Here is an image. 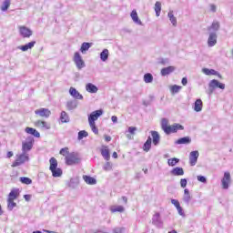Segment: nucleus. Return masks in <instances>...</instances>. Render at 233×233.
I'll use <instances>...</instances> for the list:
<instances>
[{"label": "nucleus", "mask_w": 233, "mask_h": 233, "mask_svg": "<svg viewBox=\"0 0 233 233\" xmlns=\"http://www.w3.org/2000/svg\"><path fill=\"white\" fill-rule=\"evenodd\" d=\"M161 128L167 134V136H170V134H176L178 130H185V127L178 123H175L173 125H168L167 118L161 119Z\"/></svg>", "instance_id": "nucleus-1"}, {"label": "nucleus", "mask_w": 233, "mask_h": 233, "mask_svg": "<svg viewBox=\"0 0 233 233\" xmlns=\"http://www.w3.org/2000/svg\"><path fill=\"white\" fill-rule=\"evenodd\" d=\"M49 163V170L52 172L53 177H61V176H63V170L57 167V159H56V157H51Z\"/></svg>", "instance_id": "nucleus-2"}, {"label": "nucleus", "mask_w": 233, "mask_h": 233, "mask_svg": "<svg viewBox=\"0 0 233 233\" xmlns=\"http://www.w3.org/2000/svg\"><path fill=\"white\" fill-rule=\"evenodd\" d=\"M30 161V157L28 156V153L22 152L21 154L16 155L15 160L13 162L11 167H21V165H25V163Z\"/></svg>", "instance_id": "nucleus-3"}, {"label": "nucleus", "mask_w": 233, "mask_h": 233, "mask_svg": "<svg viewBox=\"0 0 233 233\" xmlns=\"http://www.w3.org/2000/svg\"><path fill=\"white\" fill-rule=\"evenodd\" d=\"M66 163L69 166L79 165V163H81V157H79V154L76 152L69 153L66 157Z\"/></svg>", "instance_id": "nucleus-4"}, {"label": "nucleus", "mask_w": 233, "mask_h": 233, "mask_svg": "<svg viewBox=\"0 0 233 233\" xmlns=\"http://www.w3.org/2000/svg\"><path fill=\"white\" fill-rule=\"evenodd\" d=\"M73 61L77 68V70H83L86 65L85 64V60H83V56L79 52H76L73 56Z\"/></svg>", "instance_id": "nucleus-5"}, {"label": "nucleus", "mask_w": 233, "mask_h": 233, "mask_svg": "<svg viewBox=\"0 0 233 233\" xmlns=\"http://www.w3.org/2000/svg\"><path fill=\"white\" fill-rule=\"evenodd\" d=\"M34 148V138L32 137H27L25 141L22 142V152L27 154Z\"/></svg>", "instance_id": "nucleus-6"}, {"label": "nucleus", "mask_w": 233, "mask_h": 233, "mask_svg": "<svg viewBox=\"0 0 233 233\" xmlns=\"http://www.w3.org/2000/svg\"><path fill=\"white\" fill-rule=\"evenodd\" d=\"M231 181H232V179H231V177H230V172L226 171L224 173V177L221 179L222 188L224 190H228V187H229Z\"/></svg>", "instance_id": "nucleus-7"}, {"label": "nucleus", "mask_w": 233, "mask_h": 233, "mask_svg": "<svg viewBox=\"0 0 233 233\" xmlns=\"http://www.w3.org/2000/svg\"><path fill=\"white\" fill-rule=\"evenodd\" d=\"M18 31H19L20 35L24 38L32 37V34H34L32 29H30L25 25H19Z\"/></svg>", "instance_id": "nucleus-8"}, {"label": "nucleus", "mask_w": 233, "mask_h": 233, "mask_svg": "<svg viewBox=\"0 0 233 233\" xmlns=\"http://www.w3.org/2000/svg\"><path fill=\"white\" fill-rule=\"evenodd\" d=\"M218 45V34L216 32H210L208 38V46L212 48Z\"/></svg>", "instance_id": "nucleus-9"}, {"label": "nucleus", "mask_w": 233, "mask_h": 233, "mask_svg": "<svg viewBox=\"0 0 233 233\" xmlns=\"http://www.w3.org/2000/svg\"><path fill=\"white\" fill-rule=\"evenodd\" d=\"M35 114L36 116H39L40 117H46V119H48L50 117L52 112L48 108H39L35 111Z\"/></svg>", "instance_id": "nucleus-10"}, {"label": "nucleus", "mask_w": 233, "mask_h": 233, "mask_svg": "<svg viewBox=\"0 0 233 233\" xmlns=\"http://www.w3.org/2000/svg\"><path fill=\"white\" fill-rule=\"evenodd\" d=\"M100 116H103V109L93 111L88 116V123H96Z\"/></svg>", "instance_id": "nucleus-11"}, {"label": "nucleus", "mask_w": 233, "mask_h": 233, "mask_svg": "<svg viewBox=\"0 0 233 233\" xmlns=\"http://www.w3.org/2000/svg\"><path fill=\"white\" fill-rule=\"evenodd\" d=\"M198 157H199V151H191L189 154V165L191 167H196Z\"/></svg>", "instance_id": "nucleus-12"}, {"label": "nucleus", "mask_w": 233, "mask_h": 233, "mask_svg": "<svg viewBox=\"0 0 233 233\" xmlns=\"http://www.w3.org/2000/svg\"><path fill=\"white\" fill-rule=\"evenodd\" d=\"M152 223L157 228H161L163 227V220H161V215L159 213H155L152 218Z\"/></svg>", "instance_id": "nucleus-13"}, {"label": "nucleus", "mask_w": 233, "mask_h": 233, "mask_svg": "<svg viewBox=\"0 0 233 233\" xmlns=\"http://www.w3.org/2000/svg\"><path fill=\"white\" fill-rule=\"evenodd\" d=\"M35 126L37 127V128H41L42 130H50V128L52 127L50 123L43 120H37L36 122H35Z\"/></svg>", "instance_id": "nucleus-14"}, {"label": "nucleus", "mask_w": 233, "mask_h": 233, "mask_svg": "<svg viewBox=\"0 0 233 233\" xmlns=\"http://www.w3.org/2000/svg\"><path fill=\"white\" fill-rule=\"evenodd\" d=\"M209 88H212V90H216V88H220V90H225V84L213 79L209 82Z\"/></svg>", "instance_id": "nucleus-15"}, {"label": "nucleus", "mask_w": 233, "mask_h": 233, "mask_svg": "<svg viewBox=\"0 0 233 233\" xmlns=\"http://www.w3.org/2000/svg\"><path fill=\"white\" fill-rule=\"evenodd\" d=\"M69 94L72 97H74V99L83 100V95H81L79 91H77V89H76L75 87L69 88Z\"/></svg>", "instance_id": "nucleus-16"}, {"label": "nucleus", "mask_w": 233, "mask_h": 233, "mask_svg": "<svg viewBox=\"0 0 233 233\" xmlns=\"http://www.w3.org/2000/svg\"><path fill=\"white\" fill-rule=\"evenodd\" d=\"M35 46V41L29 42L28 44H25V46H19L17 48L18 50H22V52H26L28 50H32Z\"/></svg>", "instance_id": "nucleus-17"}, {"label": "nucleus", "mask_w": 233, "mask_h": 233, "mask_svg": "<svg viewBox=\"0 0 233 233\" xmlns=\"http://www.w3.org/2000/svg\"><path fill=\"white\" fill-rule=\"evenodd\" d=\"M175 143L176 145H190V143H192V139L190 137H184L177 139Z\"/></svg>", "instance_id": "nucleus-18"}, {"label": "nucleus", "mask_w": 233, "mask_h": 233, "mask_svg": "<svg viewBox=\"0 0 233 233\" xmlns=\"http://www.w3.org/2000/svg\"><path fill=\"white\" fill-rule=\"evenodd\" d=\"M202 73L205 74V76H218V77L221 78V75L214 69L203 68Z\"/></svg>", "instance_id": "nucleus-19"}, {"label": "nucleus", "mask_w": 233, "mask_h": 233, "mask_svg": "<svg viewBox=\"0 0 233 233\" xmlns=\"http://www.w3.org/2000/svg\"><path fill=\"white\" fill-rule=\"evenodd\" d=\"M86 90L89 94H97L98 88L96 86V85H94L92 83H88L86 85Z\"/></svg>", "instance_id": "nucleus-20"}, {"label": "nucleus", "mask_w": 233, "mask_h": 233, "mask_svg": "<svg viewBox=\"0 0 233 233\" xmlns=\"http://www.w3.org/2000/svg\"><path fill=\"white\" fill-rule=\"evenodd\" d=\"M183 201L187 205H190V201H192V196H190V191L188 189H184Z\"/></svg>", "instance_id": "nucleus-21"}, {"label": "nucleus", "mask_w": 233, "mask_h": 233, "mask_svg": "<svg viewBox=\"0 0 233 233\" xmlns=\"http://www.w3.org/2000/svg\"><path fill=\"white\" fill-rule=\"evenodd\" d=\"M220 25L219 22L214 21L211 25L208 27V31L210 32H215V34L219 30Z\"/></svg>", "instance_id": "nucleus-22"}, {"label": "nucleus", "mask_w": 233, "mask_h": 233, "mask_svg": "<svg viewBox=\"0 0 233 233\" xmlns=\"http://www.w3.org/2000/svg\"><path fill=\"white\" fill-rule=\"evenodd\" d=\"M25 132H26V134L34 136L35 137H41V134L37 130H35V128L25 127Z\"/></svg>", "instance_id": "nucleus-23"}, {"label": "nucleus", "mask_w": 233, "mask_h": 233, "mask_svg": "<svg viewBox=\"0 0 233 233\" xmlns=\"http://www.w3.org/2000/svg\"><path fill=\"white\" fill-rule=\"evenodd\" d=\"M170 174L172 176H184L185 170H183V167H177L170 171Z\"/></svg>", "instance_id": "nucleus-24"}, {"label": "nucleus", "mask_w": 233, "mask_h": 233, "mask_svg": "<svg viewBox=\"0 0 233 233\" xmlns=\"http://www.w3.org/2000/svg\"><path fill=\"white\" fill-rule=\"evenodd\" d=\"M101 155H102V157L106 159V161H110V150H108L107 147H104L101 149Z\"/></svg>", "instance_id": "nucleus-25"}, {"label": "nucleus", "mask_w": 233, "mask_h": 233, "mask_svg": "<svg viewBox=\"0 0 233 233\" xmlns=\"http://www.w3.org/2000/svg\"><path fill=\"white\" fill-rule=\"evenodd\" d=\"M151 136L153 138V145H155V147H157L160 141L159 133H157V131H151Z\"/></svg>", "instance_id": "nucleus-26"}, {"label": "nucleus", "mask_w": 233, "mask_h": 233, "mask_svg": "<svg viewBox=\"0 0 233 233\" xmlns=\"http://www.w3.org/2000/svg\"><path fill=\"white\" fill-rule=\"evenodd\" d=\"M130 15H131L132 21L136 23V25H143V23L139 20V16L137 15V11L133 10Z\"/></svg>", "instance_id": "nucleus-27"}, {"label": "nucleus", "mask_w": 233, "mask_h": 233, "mask_svg": "<svg viewBox=\"0 0 233 233\" xmlns=\"http://www.w3.org/2000/svg\"><path fill=\"white\" fill-rule=\"evenodd\" d=\"M19 196V190L13 189L8 195V201H15V199H17V197Z\"/></svg>", "instance_id": "nucleus-28"}, {"label": "nucleus", "mask_w": 233, "mask_h": 233, "mask_svg": "<svg viewBox=\"0 0 233 233\" xmlns=\"http://www.w3.org/2000/svg\"><path fill=\"white\" fill-rule=\"evenodd\" d=\"M195 112H201L203 110V101L201 99H197L194 105Z\"/></svg>", "instance_id": "nucleus-29"}, {"label": "nucleus", "mask_w": 233, "mask_h": 233, "mask_svg": "<svg viewBox=\"0 0 233 233\" xmlns=\"http://www.w3.org/2000/svg\"><path fill=\"white\" fill-rule=\"evenodd\" d=\"M176 70V67L170 66L167 67H164L161 69V76H168V74H172Z\"/></svg>", "instance_id": "nucleus-30"}, {"label": "nucleus", "mask_w": 233, "mask_h": 233, "mask_svg": "<svg viewBox=\"0 0 233 233\" xmlns=\"http://www.w3.org/2000/svg\"><path fill=\"white\" fill-rule=\"evenodd\" d=\"M67 110H76L77 108V101L76 100H69L66 103Z\"/></svg>", "instance_id": "nucleus-31"}, {"label": "nucleus", "mask_w": 233, "mask_h": 233, "mask_svg": "<svg viewBox=\"0 0 233 233\" xmlns=\"http://www.w3.org/2000/svg\"><path fill=\"white\" fill-rule=\"evenodd\" d=\"M60 121L61 123H70V116L66 111H62L60 114Z\"/></svg>", "instance_id": "nucleus-32"}, {"label": "nucleus", "mask_w": 233, "mask_h": 233, "mask_svg": "<svg viewBox=\"0 0 233 233\" xmlns=\"http://www.w3.org/2000/svg\"><path fill=\"white\" fill-rule=\"evenodd\" d=\"M167 17H169V21L172 23L173 26H177V18L174 16V11H169Z\"/></svg>", "instance_id": "nucleus-33"}, {"label": "nucleus", "mask_w": 233, "mask_h": 233, "mask_svg": "<svg viewBox=\"0 0 233 233\" xmlns=\"http://www.w3.org/2000/svg\"><path fill=\"white\" fill-rule=\"evenodd\" d=\"M152 147V138L148 137L147 140L145 142L143 146L144 152H148Z\"/></svg>", "instance_id": "nucleus-34"}, {"label": "nucleus", "mask_w": 233, "mask_h": 233, "mask_svg": "<svg viewBox=\"0 0 233 233\" xmlns=\"http://www.w3.org/2000/svg\"><path fill=\"white\" fill-rule=\"evenodd\" d=\"M110 211L113 213V214H116V212H125V208L123 206H111L110 207Z\"/></svg>", "instance_id": "nucleus-35"}, {"label": "nucleus", "mask_w": 233, "mask_h": 233, "mask_svg": "<svg viewBox=\"0 0 233 233\" xmlns=\"http://www.w3.org/2000/svg\"><path fill=\"white\" fill-rule=\"evenodd\" d=\"M83 179L87 185H96L97 183V180L90 176H84Z\"/></svg>", "instance_id": "nucleus-36"}, {"label": "nucleus", "mask_w": 233, "mask_h": 233, "mask_svg": "<svg viewBox=\"0 0 233 233\" xmlns=\"http://www.w3.org/2000/svg\"><path fill=\"white\" fill-rule=\"evenodd\" d=\"M91 46H92V44L84 42V43L81 45L80 52H81L82 54H86V52H88V50L90 49Z\"/></svg>", "instance_id": "nucleus-37"}, {"label": "nucleus", "mask_w": 233, "mask_h": 233, "mask_svg": "<svg viewBox=\"0 0 233 233\" xmlns=\"http://www.w3.org/2000/svg\"><path fill=\"white\" fill-rule=\"evenodd\" d=\"M10 5H12V0H5L1 5L2 12H6L10 8Z\"/></svg>", "instance_id": "nucleus-38"}, {"label": "nucleus", "mask_w": 233, "mask_h": 233, "mask_svg": "<svg viewBox=\"0 0 233 233\" xmlns=\"http://www.w3.org/2000/svg\"><path fill=\"white\" fill-rule=\"evenodd\" d=\"M108 56H109V52L108 49H104L101 53H100V59L101 61H107L108 60Z\"/></svg>", "instance_id": "nucleus-39"}, {"label": "nucleus", "mask_w": 233, "mask_h": 233, "mask_svg": "<svg viewBox=\"0 0 233 233\" xmlns=\"http://www.w3.org/2000/svg\"><path fill=\"white\" fill-rule=\"evenodd\" d=\"M155 12H156L157 17H159V15H161V2H156Z\"/></svg>", "instance_id": "nucleus-40"}, {"label": "nucleus", "mask_w": 233, "mask_h": 233, "mask_svg": "<svg viewBox=\"0 0 233 233\" xmlns=\"http://www.w3.org/2000/svg\"><path fill=\"white\" fill-rule=\"evenodd\" d=\"M154 81V76L150 73H147L144 75V82L145 83H152Z\"/></svg>", "instance_id": "nucleus-41"}, {"label": "nucleus", "mask_w": 233, "mask_h": 233, "mask_svg": "<svg viewBox=\"0 0 233 233\" xmlns=\"http://www.w3.org/2000/svg\"><path fill=\"white\" fill-rule=\"evenodd\" d=\"M177 163H179V159L177 158V157H174V158H169L167 160V165L169 167H176V165H177Z\"/></svg>", "instance_id": "nucleus-42"}, {"label": "nucleus", "mask_w": 233, "mask_h": 233, "mask_svg": "<svg viewBox=\"0 0 233 233\" xmlns=\"http://www.w3.org/2000/svg\"><path fill=\"white\" fill-rule=\"evenodd\" d=\"M17 207V203L14 202V200H7V209L12 211L14 208Z\"/></svg>", "instance_id": "nucleus-43"}, {"label": "nucleus", "mask_w": 233, "mask_h": 233, "mask_svg": "<svg viewBox=\"0 0 233 233\" xmlns=\"http://www.w3.org/2000/svg\"><path fill=\"white\" fill-rule=\"evenodd\" d=\"M20 181L24 185H32V180L29 177H21Z\"/></svg>", "instance_id": "nucleus-44"}, {"label": "nucleus", "mask_w": 233, "mask_h": 233, "mask_svg": "<svg viewBox=\"0 0 233 233\" xmlns=\"http://www.w3.org/2000/svg\"><path fill=\"white\" fill-rule=\"evenodd\" d=\"M83 137H88V132L82 130L78 132V140L81 141Z\"/></svg>", "instance_id": "nucleus-45"}, {"label": "nucleus", "mask_w": 233, "mask_h": 233, "mask_svg": "<svg viewBox=\"0 0 233 233\" xmlns=\"http://www.w3.org/2000/svg\"><path fill=\"white\" fill-rule=\"evenodd\" d=\"M89 126L92 129V132H94V134L96 135L99 134V129L96 128V122H89Z\"/></svg>", "instance_id": "nucleus-46"}, {"label": "nucleus", "mask_w": 233, "mask_h": 233, "mask_svg": "<svg viewBox=\"0 0 233 233\" xmlns=\"http://www.w3.org/2000/svg\"><path fill=\"white\" fill-rule=\"evenodd\" d=\"M103 169H104L106 172H110V170H112V163L106 162V163L104 165Z\"/></svg>", "instance_id": "nucleus-47"}, {"label": "nucleus", "mask_w": 233, "mask_h": 233, "mask_svg": "<svg viewBox=\"0 0 233 233\" xmlns=\"http://www.w3.org/2000/svg\"><path fill=\"white\" fill-rule=\"evenodd\" d=\"M181 90V86L175 85L171 87L172 94H177Z\"/></svg>", "instance_id": "nucleus-48"}, {"label": "nucleus", "mask_w": 233, "mask_h": 233, "mask_svg": "<svg viewBox=\"0 0 233 233\" xmlns=\"http://www.w3.org/2000/svg\"><path fill=\"white\" fill-rule=\"evenodd\" d=\"M59 154L61 156H65L66 157H67L68 154H70V152L68 151V147H64L60 150Z\"/></svg>", "instance_id": "nucleus-49"}, {"label": "nucleus", "mask_w": 233, "mask_h": 233, "mask_svg": "<svg viewBox=\"0 0 233 233\" xmlns=\"http://www.w3.org/2000/svg\"><path fill=\"white\" fill-rule=\"evenodd\" d=\"M137 131V127H128V132L129 134H131L132 136H136V132Z\"/></svg>", "instance_id": "nucleus-50"}, {"label": "nucleus", "mask_w": 233, "mask_h": 233, "mask_svg": "<svg viewBox=\"0 0 233 233\" xmlns=\"http://www.w3.org/2000/svg\"><path fill=\"white\" fill-rule=\"evenodd\" d=\"M177 210L179 216H182V218H185V211H183V208H181V206H178V208H177Z\"/></svg>", "instance_id": "nucleus-51"}, {"label": "nucleus", "mask_w": 233, "mask_h": 233, "mask_svg": "<svg viewBox=\"0 0 233 233\" xmlns=\"http://www.w3.org/2000/svg\"><path fill=\"white\" fill-rule=\"evenodd\" d=\"M125 232V228H115L113 233H123Z\"/></svg>", "instance_id": "nucleus-52"}, {"label": "nucleus", "mask_w": 233, "mask_h": 233, "mask_svg": "<svg viewBox=\"0 0 233 233\" xmlns=\"http://www.w3.org/2000/svg\"><path fill=\"white\" fill-rule=\"evenodd\" d=\"M198 181H199L200 183H207V177H205L204 176H198L197 177Z\"/></svg>", "instance_id": "nucleus-53"}, {"label": "nucleus", "mask_w": 233, "mask_h": 233, "mask_svg": "<svg viewBox=\"0 0 233 233\" xmlns=\"http://www.w3.org/2000/svg\"><path fill=\"white\" fill-rule=\"evenodd\" d=\"M187 178H181L180 179V187L182 188H185L187 187Z\"/></svg>", "instance_id": "nucleus-54"}, {"label": "nucleus", "mask_w": 233, "mask_h": 233, "mask_svg": "<svg viewBox=\"0 0 233 233\" xmlns=\"http://www.w3.org/2000/svg\"><path fill=\"white\" fill-rule=\"evenodd\" d=\"M171 203L172 205H174V207H176V208H177L178 207H181V205L179 204V200L177 199H171Z\"/></svg>", "instance_id": "nucleus-55"}, {"label": "nucleus", "mask_w": 233, "mask_h": 233, "mask_svg": "<svg viewBox=\"0 0 233 233\" xmlns=\"http://www.w3.org/2000/svg\"><path fill=\"white\" fill-rule=\"evenodd\" d=\"M209 10H210V12L216 13L217 10H218V7L216 6V5L210 4L209 5Z\"/></svg>", "instance_id": "nucleus-56"}, {"label": "nucleus", "mask_w": 233, "mask_h": 233, "mask_svg": "<svg viewBox=\"0 0 233 233\" xmlns=\"http://www.w3.org/2000/svg\"><path fill=\"white\" fill-rule=\"evenodd\" d=\"M181 83H182L183 86H187V85L188 83V79L187 77H183Z\"/></svg>", "instance_id": "nucleus-57"}, {"label": "nucleus", "mask_w": 233, "mask_h": 233, "mask_svg": "<svg viewBox=\"0 0 233 233\" xmlns=\"http://www.w3.org/2000/svg\"><path fill=\"white\" fill-rule=\"evenodd\" d=\"M24 198L25 199V201H30V199H32V195H25Z\"/></svg>", "instance_id": "nucleus-58"}, {"label": "nucleus", "mask_w": 233, "mask_h": 233, "mask_svg": "<svg viewBox=\"0 0 233 233\" xmlns=\"http://www.w3.org/2000/svg\"><path fill=\"white\" fill-rule=\"evenodd\" d=\"M111 120L113 123H117V116H111Z\"/></svg>", "instance_id": "nucleus-59"}, {"label": "nucleus", "mask_w": 233, "mask_h": 233, "mask_svg": "<svg viewBox=\"0 0 233 233\" xmlns=\"http://www.w3.org/2000/svg\"><path fill=\"white\" fill-rule=\"evenodd\" d=\"M13 156H14V152H12V151L7 152V157L8 158L12 157Z\"/></svg>", "instance_id": "nucleus-60"}, {"label": "nucleus", "mask_w": 233, "mask_h": 233, "mask_svg": "<svg viewBox=\"0 0 233 233\" xmlns=\"http://www.w3.org/2000/svg\"><path fill=\"white\" fill-rule=\"evenodd\" d=\"M105 140L107 141V142L112 141V137H110L108 136H106Z\"/></svg>", "instance_id": "nucleus-61"}, {"label": "nucleus", "mask_w": 233, "mask_h": 233, "mask_svg": "<svg viewBox=\"0 0 233 233\" xmlns=\"http://www.w3.org/2000/svg\"><path fill=\"white\" fill-rule=\"evenodd\" d=\"M122 200L125 204L128 203V198H127V197H122Z\"/></svg>", "instance_id": "nucleus-62"}, {"label": "nucleus", "mask_w": 233, "mask_h": 233, "mask_svg": "<svg viewBox=\"0 0 233 233\" xmlns=\"http://www.w3.org/2000/svg\"><path fill=\"white\" fill-rule=\"evenodd\" d=\"M113 157H114L115 159H117V152H114V153H113Z\"/></svg>", "instance_id": "nucleus-63"}, {"label": "nucleus", "mask_w": 233, "mask_h": 233, "mask_svg": "<svg viewBox=\"0 0 233 233\" xmlns=\"http://www.w3.org/2000/svg\"><path fill=\"white\" fill-rule=\"evenodd\" d=\"M126 136H127V139H132V137L130 135L127 134Z\"/></svg>", "instance_id": "nucleus-64"}]
</instances>
